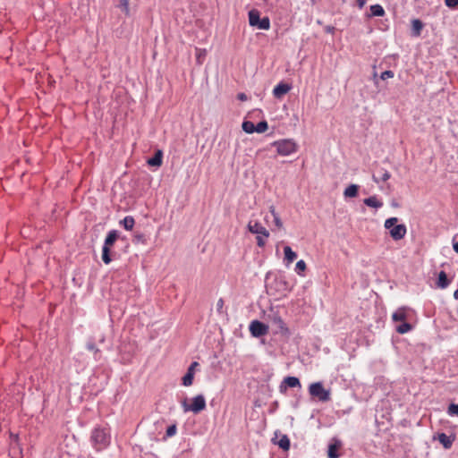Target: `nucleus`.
<instances>
[{"label":"nucleus","mask_w":458,"mask_h":458,"mask_svg":"<svg viewBox=\"0 0 458 458\" xmlns=\"http://www.w3.org/2000/svg\"><path fill=\"white\" fill-rule=\"evenodd\" d=\"M90 442L97 451L106 449L111 443L110 428L103 426L95 427L91 431Z\"/></svg>","instance_id":"obj_1"},{"label":"nucleus","mask_w":458,"mask_h":458,"mask_svg":"<svg viewBox=\"0 0 458 458\" xmlns=\"http://www.w3.org/2000/svg\"><path fill=\"white\" fill-rule=\"evenodd\" d=\"M184 412L191 411L199 414L206 409V399L203 394H198L191 399V403H188L187 398L181 402Z\"/></svg>","instance_id":"obj_2"},{"label":"nucleus","mask_w":458,"mask_h":458,"mask_svg":"<svg viewBox=\"0 0 458 458\" xmlns=\"http://www.w3.org/2000/svg\"><path fill=\"white\" fill-rule=\"evenodd\" d=\"M267 318L271 322L272 326L276 328V334H280L285 337H289L291 335L289 327L286 326L277 311L271 310L270 313L267 315Z\"/></svg>","instance_id":"obj_3"},{"label":"nucleus","mask_w":458,"mask_h":458,"mask_svg":"<svg viewBox=\"0 0 458 458\" xmlns=\"http://www.w3.org/2000/svg\"><path fill=\"white\" fill-rule=\"evenodd\" d=\"M118 237L119 234L116 230H112L107 233L102 248V260L105 264H109L112 261L110 248L114 244Z\"/></svg>","instance_id":"obj_4"},{"label":"nucleus","mask_w":458,"mask_h":458,"mask_svg":"<svg viewBox=\"0 0 458 458\" xmlns=\"http://www.w3.org/2000/svg\"><path fill=\"white\" fill-rule=\"evenodd\" d=\"M309 393L312 397L318 398L320 402H328L330 400V391L325 389L322 382L310 384Z\"/></svg>","instance_id":"obj_5"},{"label":"nucleus","mask_w":458,"mask_h":458,"mask_svg":"<svg viewBox=\"0 0 458 458\" xmlns=\"http://www.w3.org/2000/svg\"><path fill=\"white\" fill-rule=\"evenodd\" d=\"M249 23L252 27H257L260 30H268L270 27V21L268 17L260 18L259 12L253 9L249 12Z\"/></svg>","instance_id":"obj_6"},{"label":"nucleus","mask_w":458,"mask_h":458,"mask_svg":"<svg viewBox=\"0 0 458 458\" xmlns=\"http://www.w3.org/2000/svg\"><path fill=\"white\" fill-rule=\"evenodd\" d=\"M273 146L276 147L277 153L282 156H288L297 149L296 143L292 140H281L273 142Z\"/></svg>","instance_id":"obj_7"},{"label":"nucleus","mask_w":458,"mask_h":458,"mask_svg":"<svg viewBox=\"0 0 458 458\" xmlns=\"http://www.w3.org/2000/svg\"><path fill=\"white\" fill-rule=\"evenodd\" d=\"M250 335L253 337H261L268 333V326L259 320H253L249 327Z\"/></svg>","instance_id":"obj_8"},{"label":"nucleus","mask_w":458,"mask_h":458,"mask_svg":"<svg viewBox=\"0 0 458 458\" xmlns=\"http://www.w3.org/2000/svg\"><path fill=\"white\" fill-rule=\"evenodd\" d=\"M301 388V384L300 379L297 377L288 376L285 377L283 381L279 385V392L281 394H285L288 388Z\"/></svg>","instance_id":"obj_9"},{"label":"nucleus","mask_w":458,"mask_h":458,"mask_svg":"<svg viewBox=\"0 0 458 458\" xmlns=\"http://www.w3.org/2000/svg\"><path fill=\"white\" fill-rule=\"evenodd\" d=\"M199 367L198 361H192L187 369V372L182 378V385L184 386H190L193 383L194 374L196 368Z\"/></svg>","instance_id":"obj_10"},{"label":"nucleus","mask_w":458,"mask_h":458,"mask_svg":"<svg viewBox=\"0 0 458 458\" xmlns=\"http://www.w3.org/2000/svg\"><path fill=\"white\" fill-rule=\"evenodd\" d=\"M248 229L250 233L255 234H261L265 238H267L269 236V232L262 226L259 222H250L248 224Z\"/></svg>","instance_id":"obj_11"},{"label":"nucleus","mask_w":458,"mask_h":458,"mask_svg":"<svg viewBox=\"0 0 458 458\" xmlns=\"http://www.w3.org/2000/svg\"><path fill=\"white\" fill-rule=\"evenodd\" d=\"M273 284H285L286 282L284 281L283 276L277 273L269 272L266 276L265 286H271Z\"/></svg>","instance_id":"obj_12"},{"label":"nucleus","mask_w":458,"mask_h":458,"mask_svg":"<svg viewBox=\"0 0 458 458\" xmlns=\"http://www.w3.org/2000/svg\"><path fill=\"white\" fill-rule=\"evenodd\" d=\"M406 226L404 225H395L392 229H390V235L391 237L395 240L399 241L403 239L406 234Z\"/></svg>","instance_id":"obj_13"},{"label":"nucleus","mask_w":458,"mask_h":458,"mask_svg":"<svg viewBox=\"0 0 458 458\" xmlns=\"http://www.w3.org/2000/svg\"><path fill=\"white\" fill-rule=\"evenodd\" d=\"M292 87L290 84L285 82H280L273 89V95L276 98H282L286 93L291 90Z\"/></svg>","instance_id":"obj_14"},{"label":"nucleus","mask_w":458,"mask_h":458,"mask_svg":"<svg viewBox=\"0 0 458 458\" xmlns=\"http://www.w3.org/2000/svg\"><path fill=\"white\" fill-rule=\"evenodd\" d=\"M437 439L443 445L445 449H450L453 445L455 437L454 435L448 436L445 433H438Z\"/></svg>","instance_id":"obj_15"},{"label":"nucleus","mask_w":458,"mask_h":458,"mask_svg":"<svg viewBox=\"0 0 458 458\" xmlns=\"http://www.w3.org/2000/svg\"><path fill=\"white\" fill-rule=\"evenodd\" d=\"M342 445V443L340 440L335 439L333 443H330L328 445L327 448V457L328 458H339V449Z\"/></svg>","instance_id":"obj_16"},{"label":"nucleus","mask_w":458,"mask_h":458,"mask_svg":"<svg viewBox=\"0 0 458 458\" xmlns=\"http://www.w3.org/2000/svg\"><path fill=\"white\" fill-rule=\"evenodd\" d=\"M410 310L411 309L408 307H400L393 313L392 319L394 321L403 322L407 319L408 311Z\"/></svg>","instance_id":"obj_17"},{"label":"nucleus","mask_w":458,"mask_h":458,"mask_svg":"<svg viewBox=\"0 0 458 458\" xmlns=\"http://www.w3.org/2000/svg\"><path fill=\"white\" fill-rule=\"evenodd\" d=\"M163 152L158 149L155 152L154 156L148 160L150 166H160L162 165Z\"/></svg>","instance_id":"obj_18"},{"label":"nucleus","mask_w":458,"mask_h":458,"mask_svg":"<svg viewBox=\"0 0 458 458\" xmlns=\"http://www.w3.org/2000/svg\"><path fill=\"white\" fill-rule=\"evenodd\" d=\"M424 27L423 22L419 19H414L411 21V34L414 37H419Z\"/></svg>","instance_id":"obj_19"},{"label":"nucleus","mask_w":458,"mask_h":458,"mask_svg":"<svg viewBox=\"0 0 458 458\" xmlns=\"http://www.w3.org/2000/svg\"><path fill=\"white\" fill-rule=\"evenodd\" d=\"M363 203L371 208H379L383 206V203L379 201L376 196H370L363 200Z\"/></svg>","instance_id":"obj_20"},{"label":"nucleus","mask_w":458,"mask_h":458,"mask_svg":"<svg viewBox=\"0 0 458 458\" xmlns=\"http://www.w3.org/2000/svg\"><path fill=\"white\" fill-rule=\"evenodd\" d=\"M359 186L357 184L349 185L344 192L345 198H355L358 195Z\"/></svg>","instance_id":"obj_21"},{"label":"nucleus","mask_w":458,"mask_h":458,"mask_svg":"<svg viewBox=\"0 0 458 458\" xmlns=\"http://www.w3.org/2000/svg\"><path fill=\"white\" fill-rule=\"evenodd\" d=\"M86 348L87 350L92 352L94 353V359L96 360H99L100 359V356H101V352L100 350L96 346L95 343L90 340L86 344Z\"/></svg>","instance_id":"obj_22"},{"label":"nucleus","mask_w":458,"mask_h":458,"mask_svg":"<svg viewBox=\"0 0 458 458\" xmlns=\"http://www.w3.org/2000/svg\"><path fill=\"white\" fill-rule=\"evenodd\" d=\"M284 259L288 263L293 262L297 258V254L291 249L290 246H285L284 248Z\"/></svg>","instance_id":"obj_23"},{"label":"nucleus","mask_w":458,"mask_h":458,"mask_svg":"<svg viewBox=\"0 0 458 458\" xmlns=\"http://www.w3.org/2000/svg\"><path fill=\"white\" fill-rule=\"evenodd\" d=\"M413 328L412 325L411 323H408L406 321H403L402 324L396 327V332L403 335L410 331H411Z\"/></svg>","instance_id":"obj_24"},{"label":"nucleus","mask_w":458,"mask_h":458,"mask_svg":"<svg viewBox=\"0 0 458 458\" xmlns=\"http://www.w3.org/2000/svg\"><path fill=\"white\" fill-rule=\"evenodd\" d=\"M277 445L282 450L288 451L291 446V442L286 435H283L280 440L277 442Z\"/></svg>","instance_id":"obj_25"},{"label":"nucleus","mask_w":458,"mask_h":458,"mask_svg":"<svg viewBox=\"0 0 458 458\" xmlns=\"http://www.w3.org/2000/svg\"><path fill=\"white\" fill-rule=\"evenodd\" d=\"M450 284L449 279L447 278V276L445 272L441 271L438 274L437 281V286H447Z\"/></svg>","instance_id":"obj_26"},{"label":"nucleus","mask_w":458,"mask_h":458,"mask_svg":"<svg viewBox=\"0 0 458 458\" xmlns=\"http://www.w3.org/2000/svg\"><path fill=\"white\" fill-rule=\"evenodd\" d=\"M242 127L246 133L256 132V125L250 121H244Z\"/></svg>","instance_id":"obj_27"},{"label":"nucleus","mask_w":458,"mask_h":458,"mask_svg":"<svg viewBox=\"0 0 458 458\" xmlns=\"http://www.w3.org/2000/svg\"><path fill=\"white\" fill-rule=\"evenodd\" d=\"M372 16H384L385 10L380 4H373L370 6Z\"/></svg>","instance_id":"obj_28"},{"label":"nucleus","mask_w":458,"mask_h":458,"mask_svg":"<svg viewBox=\"0 0 458 458\" xmlns=\"http://www.w3.org/2000/svg\"><path fill=\"white\" fill-rule=\"evenodd\" d=\"M123 227L126 229V230H131L133 225H134V218L132 216H125L121 222H120Z\"/></svg>","instance_id":"obj_29"},{"label":"nucleus","mask_w":458,"mask_h":458,"mask_svg":"<svg viewBox=\"0 0 458 458\" xmlns=\"http://www.w3.org/2000/svg\"><path fill=\"white\" fill-rule=\"evenodd\" d=\"M268 129L267 122L263 120L257 123L256 125V132L263 133Z\"/></svg>","instance_id":"obj_30"},{"label":"nucleus","mask_w":458,"mask_h":458,"mask_svg":"<svg viewBox=\"0 0 458 458\" xmlns=\"http://www.w3.org/2000/svg\"><path fill=\"white\" fill-rule=\"evenodd\" d=\"M177 432V426L176 424H172L170 425L167 428H166V431H165V438H168V437H174Z\"/></svg>","instance_id":"obj_31"},{"label":"nucleus","mask_w":458,"mask_h":458,"mask_svg":"<svg viewBox=\"0 0 458 458\" xmlns=\"http://www.w3.org/2000/svg\"><path fill=\"white\" fill-rule=\"evenodd\" d=\"M447 413L450 415V416H458V403H450L448 408H447Z\"/></svg>","instance_id":"obj_32"},{"label":"nucleus","mask_w":458,"mask_h":458,"mask_svg":"<svg viewBox=\"0 0 458 458\" xmlns=\"http://www.w3.org/2000/svg\"><path fill=\"white\" fill-rule=\"evenodd\" d=\"M397 222H398V218L397 217H390V218L386 220L385 227L386 229L390 230V229H392L396 225Z\"/></svg>","instance_id":"obj_33"},{"label":"nucleus","mask_w":458,"mask_h":458,"mask_svg":"<svg viewBox=\"0 0 458 458\" xmlns=\"http://www.w3.org/2000/svg\"><path fill=\"white\" fill-rule=\"evenodd\" d=\"M306 269V263L303 260H299L296 263L295 270L300 274Z\"/></svg>","instance_id":"obj_34"},{"label":"nucleus","mask_w":458,"mask_h":458,"mask_svg":"<svg viewBox=\"0 0 458 458\" xmlns=\"http://www.w3.org/2000/svg\"><path fill=\"white\" fill-rule=\"evenodd\" d=\"M224 300L223 298H220L217 302H216V311L219 313V314H223L225 313V310H223L224 308Z\"/></svg>","instance_id":"obj_35"},{"label":"nucleus","mask_w":458,"mask_h":458,"mask_svg":"<svg viewBox=\"0 0 458 458\" xmlns=\"http://www.w3.org/2000/svg\"><path fill=\"white\" fill-rule=\"evenodd\" d=\"M393 77H394V72L390 70L383 72L380 75V79L383 81H385L388 78H393Z\"/></svg>","instance_id":"obj_36"},{"label":"nucleus","mask_w":458,"mask_h":458,"mask_svg":"<svg viewBox=\"0 0 458 458\" xmlns=\"http://www.w3.org/2000/svg\"><path fill=\"white\" fill-rule=\"evenodd\" d=\"M274 223H275V225L278 228V229H281L283 227V222L282 220L280 219L278 214H275V217H274Z\"/></svg>","instance_id":"obj_37"},{"label":"nucleus","mask_w":458,"mask_h":458,"mask_svg":"<svg viewBox=\"0 0 458 458\" xmlns=\"http://www.w3.org/2000/svg\"><path fill=\"white\" fill-rule=\"evenodd\" d=\"M445 3L449 8H455L458 6V0H445Z\"/></svg>","instance_id":"obj_38"},{"label":"nucleus","mask_w":458,"mask_h":458,"mask_svg":"<svg viewBox=\"0 0 458 458\" xmlns=\"http://www.w3.org/2000/svg\"><path fill=\"white\" fill-rule=\"evenodd\" d=\"M279 407V403L278 401H274L271 405H270V408H269V413H274Z\"/></svg>","instance_id":"obj_39"},{"label":"nucleus","mask_w":458,"mask_h":458,"mask_svg":"<svg viewBox=\"0 0 458 458\" xmlns=\"http://www.w3.org/2000/svg\"><path fill=\"white\" fill-rule=\"evenodd\" d=\"M390 173L386 170H384L382 174H381V177H380V180L383 181V182H386L387 181L389 178H390Z\"/></svg>","instance_id":"obj_40"},{"label":"nucleus","mask_w":458,"mask_h":458,"mask_svg":"<svg viewBox=\"0 0 458 458\" xmlns=\"http://www.w3.org/2000/svg\"><path fill=\"white\" fill-rule=\"evenodd\" d=\"M264 236H262L261 234L258 235L257 236V244L259 247H263L266 243L264 238Z\"/></svg>","instance_id":"obj_41"},{"label":"nucleus","mask_w":458,"mask_h":458,"mask_svg":"<svg viewBox=\"0 0 458 458\" xmlns=\"http://www.w3.org/2000/svg\"><path fill=\"white\" fill-rule=\"evenodd\" d=\"M237 98H238L239 100H241V101H245V100H247V96H246V94H245V93H239V94L237 95Z\"/></svg>","instance_id":"obj_42"},{"label":"nucleus","mask_w":458,"mask_h":458,"mask_svg":"<svg viewBox=\"0 0 458 458\" xmlns=\"http://www.w3.org/2000/svg\"><path fill=\"white\" fill-rule=\"evenodd\" d=\"M134 241L136 242H144V235L143 234H137V235H135V240Z\"/></svg>","instance_id":"obj_43"},{"label":"nucleus","mask_w":458,"mask_h":458,"mask_svg":"<svg viewBox=\"0 0 458 458\" xmlns=\"http://www.w3.org/2000/svg\"><path fill=\"white\" fill-rule=\"evenodd\" d=\"M325 30H326V32H327V33H333V32L335 31V27H333V26H327V27L325 28Z\"/></svg>","instance_id":"obj_44"},{"label":"nucleus","mask_w":458,"mask_h":458,"mask_svg":"<svg viewBox=\"0 0 458 458\" xmlns=\"http://www.w3.org/2000/svg\"><path fill=\"white\" fill-rule=\"evenodd\" d=\"M356 2H357V4H358L359 8H360V9H361V8L365 5V4H366V1H365V0H356Z\"/></svg>","instance_id":"obj_45"},{"label":"nucleus","mask_w":458,"mask_h":458,"mask_svg":"<svg viewBox=\"0 0 458 458\" xmlns=\"http://www.w3.org/2000/svg\"><path fill=\"white\" fill-rule=\"evenodd\" d=\"M121 5L127 9L129 0H120Z\"/></svg>","instance_id":"obj_46"},{"label":"nucleus","mask_w":458,"mask_h":458,"mask_svg":"<svg viewBox=\"0 0 458 458\" xmlns=\"http://www.w3.org/2000/svg\"><path fill=\"white\" fill-rule=\"evenodd\" d=\"M10 437H11V440H12L13 442H17V441H18V439H19V436H18V435L11 434Z\"/></svg>","instance_id":"obj_47"},{"label":"nucleus","mask_w":458,"mask_h":458,"mask_svg":"<svg viewBox=\"0 0 458 458\" xmlns=\"http://www.w3.org/2000/svg\"><path fill=\"white\" fill-rule=\"evenodd\" d=\"M269 210H270V212H271V214H272L273 217H275V214H277V213L276 212L275 207H274V206H271V207L269 208Z\"/></svg>","instance_id":"obj_48"},{"label":"nucleus","mask_w":458,"mask_h":458,"mask_svg":"<svg viewBox=\"0 0 458 458\" xmlns=\"http://www.w3.org/2000/svg\"><path fill=\"white\" fill-rule=\"evenodd\" d=\"M453 248H454V251L456 253H458V242H454L453 243Z\"/></svg>","instance_id":"obj_49"},{"label":"nucleus","mask_w":458,"mask_h":458,"mask_svg":"<svg viewBox=\"0 0 458 458\" xmlns=\"http://www.w3.org/2000/svg\"><path fill=\"white\" fill-rule=\"evenodd\" d=\"M392 207L394 208H398L399 207V204L395 201V200H393L392 203H391Z\"/></svg>","instance_id":"obj_50"},{"label":"nucleus","mask_w":458,"mask_h":458,"mask_svg":"<svg viewBox=\"0 0 458 458\" xmlns=\"http://www.w3.org/2000/svg\"><path fill=\"white\" fill-rule=\"evenodd\" d=\"M454 298L455 300H458V288L455 290V292L454 293Z\"/></svg>","instance_id":"obj_51"},{"label":"nucleus","mask_w":458,"mask_h":458,"mask_svg":"<svg viewBox=\"0 0 458 458\" xmlns=\"http://www.w3.org/2000/svg\"><path fill=\"white\" fill-rule=\"evenodd\" d=\"M372 179L375 182L378 183L379 179L375 174H373Z\"/></svg>","instance_id":"obj_52"},{"label":"nucleus","mask_w":458,"mask_h":458,"mask_svg":"<svg viewBox=\"0 0 458 458\" xmlns=\"http://www.w3.org/2000/svg\"><path fill=\"white\" fill-rule=\"evenodd\" d=\"M294 408H297L298 407V402L294 403V404L293 405Z\"/></svg>","instance_id":"obj_53"},{"label":"nucleus","mask_w":458,"mask_h":458,"mask_svg":"<svg viewBox=\"0 0 458 458\" xmlns=\"http://www.w3.org/2000/svg\"><path fill=\"white\" fill-rule=\"evenodd\" d=\"M344 2H345L346 0H343Z\"/></svg>","instance_id":"obj_54"}]
</instances>
